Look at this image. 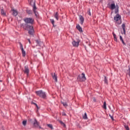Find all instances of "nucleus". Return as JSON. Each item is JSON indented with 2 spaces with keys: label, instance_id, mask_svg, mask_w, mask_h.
<instances>
[{
  "label": "nucleus",
  "instance_id": "obj_30",
  "mask_svg": "<svg viewBox=\"0 0 130 130\" xmlns=\"http://www.w3.org/2000/svg\"><path fill=\"white\" fill-rule=\"evenodd\" d=\"M113 36L114 38H116V35L115 34H114V32H113Z\"/></svg>",
  "mask_w": 130,
  "mask_h": 130
},
{
  "label": "nucleus",
  "instance_id": "obj_33",
  "mask_svg": "<svg viewBox=\"0 0 130 130\" xmlns=\"http://www.w3.org/2000/svg\"><path fill=\"white\" fill-rule=\"evenodd\" d=\"M88 15H89V16H91V12H90V10H88Z\"/></svg>",
  "mask_w": 130,
  "mask_h": 130
},
{
  "label": "nucleus",
  "instance_id": "obj_3",
  "mask_svg": "<svg viewBox=\"0 0 130 130\" xmlns=\"http://www.w3.org/2000/svg\"><path fill=\"white\" fill-rule=\"evenodd\" d=\"M109 8L110 10H115V14H117L118 13V6H115V3H113L110 5Z\"/></svg>",
  "mask_w": 130,
  "mask_h": 130
},
{
  "label": "nucleus",
  "instance_id": "obj_32",
  "mask_svg": "<svg viewBox=\"0 0 130 130\" xmlns=\"http://www.w3.org/2000/svg\"><path fill=\"white\" fill-rule=\"evenodd\" d=\"M121 41L122 43L123 44V45H126L125 43H124V41H123V40Z\"/></svg>",
  "mask_w": 130,
  "mask_h": 130
},
{
  "label": "nucleus",
  "instance_id": "obj_14",
  "mask_svg": "<svg viewBox=\"0 0 130 130\" xmlns=\"http://www.w3.org/2000/svg\"><path fill=\"white\" fill-rule=\"evenodd\" d=\"M76 28L77 29V30H78V31H79V32H83V29H82V27H81V26H80L79 24L77 25Z\"/></svg>",
  "mask_w": 130,
  "mask_h": 130
},
{
  "label": "nucleus",
  "instance_id": "obj_24",
  "mask_svg": "<svg viewBox=\"0 0 130 130\" xmlns=\"http://www.w3.org/2000/svg\"><path fill=\"white\" fill-rule=\"evenodd\" d=\"M51 23L52 24L53 26H54V20L53 19H50Z\"/></svg>",
  "mask_w": 130,
  "mask_h": 130
},
{
  "label": "nucleus",
  "instance_id": "obj_7",
  "mask_svg": "<svg viewBox=\"0 0 130 130\" xmlns=\"http://www.w3.org/2000/svg\"><path fill=\"white\" fill-rule=\"evenodd\" d=\"M53 16L55 19L57 20V21H58V20H59V14L58 13V12H55V13H54Z\"/></svg>",
  "mask_w": 130,
  "mask_h": 130
},
{
  "label": "nucleus",
  "instance_id": "obj_35",
  "mask_svg": "<svg viewBox=\"0 0 130 130\" xmlns=\"http://www.w3.org/2000/svg\"><path fill=\"white\" fill-rule=\"evenodd\" d=\"M62 115L66 116V113L64 112L62 113Z\"/></svg>",
  "mask_w": 130,
  "mask_h": 130
},
{
  "label": "nucleus",
  "instance_id": "obj_2",
  "mask_svg": "<svg viewBox=\"0 0 130 130\" xmlns=\"http://www.w3.org/2000/svg\"><path fill=\"white\" fill-rule=\"evenodd\" d=\"M28 1L29 3L30 6H32L33 12L35 14L36 17H37V18H38V16H39V14L37 11V8L36 7V5H35V0H28Z\"/></svg>",
  "mask_w": 130,
  "mask_h": 130
},
{
  "label": "nucleus",
  "instance_id": "obj_10",
  "mask_svg": "<svg viewBox=\"0 0 130 130\" xmlns=\"http://www.w3.org/2000/svg\"><path fill=\"white\" fill-rule=\"evenodd\" d=\"M120 19H121V17L119 14H117L114 18V20L116 21H119Z\"/></svg>",
  "mask_w": 130,
  "mask_h": 130
},
{
  "label": "nucleus",
  "instance_id": "obj_29",
  "mask_svg": "<svg viewBox=\"0 0 130 130\" xmlns=\"http://www.w3.org/2000/svg\"><path fill=\"white\" fill-rule=\"evenodd\" d=\"M60 123H61V124L63 125V126L64 127H66V124H65L64 123H63L62 121H61V122H60Z\"/></svg>",
  "mask_w": 130,
  "mask_h": 130
},
{
  "label": "nucleus",
  "instance_id": "obj_34",
  "mask_svg": "<svg viewBox=\"0 0 130 130\" xmlns=\"http://www.w3.org/2000/svg\"><path fill=\"white\" fill-rule=\"evenodd\" d=\"M114 41L117 42V38H114Z\"/></svg>",
  "mask_w": 130,
  "mask_h": 130
},
{
  "label": "nucleus",
  "instance_id": "obj_5",
  "mask_svg": "<svg viewBox=\"0 0 130 130\" xmlns=\"http://www.w3.org/2000/svg\"><path fill=\"white\" fill-rule=\"evenodd\" d=\"M77 80L79 82H84V81H86V76H85V74L82 73L81 75L78 76Z\"/></svg>",
  "mask_w": 130,
  "mask_h": 130
},
{
  "label": "nucleus",
  "instance_id": "obj_23",
  "mask_svg": "<svg viewBox=\"0 0 130 130\" xmlns=\"http://www.w3.org/2000/svg\"><path fill=\"white\" fill-rule=\"evenodd\" d=\"M27 13L28 15H31L32 13V10H27Z\"/></svg>",
  "mask_w": 130,
  "mask_h": 130
},
{
  "label": "nucleus",
  "instance_id": "obj_21",
  "mask_svg": "<svg viewBox=\"0 0 130 130\" xmlns=\"http://www.w3.org/2000/svg\"><path fill=\"white\" fill-rule=\"evenodd\" d=\"M103 108H104V109H107V108L106 107V102H104Z\"/></svg>",
  "mask_w": 130,
  "mask_h": 130
},
{
  "label": "nucleus",
  "instance_id": "obj_6",
  "mask_svg": "<svg viewBox=\"0 0 130 130\" xmlns=\"http://www.w3.org/2000/svg\"><path fill=\"white\" fill-rule=\"evenodd\" d=\"M72 43L74 47H78L80 45V41H73Z\"/></svg>",
  "mask_w": 130,
  "mask_h": 130
},
{
  "label": "nucleus",
  "instance_id": "obj_17",
  "mask_svg": "<svg viewBox=\"0 0 130 130\" xmlns=\"http://www.w3.org/2000/svg\"><path fill=\"white\" fill-rule=\"evenodd\" d=\"M22 53V56H25L26 55V51L24 50V49L21 50Z\"/></svg>",
  "mask_w": 130,
  "mask_h": 130
},
{
  "label": "nucleus",
  "instance_id": "obj_22",
  "mask_svg": "<svg viewBox=\"0 0 130 130\" xmlns=\"http://www.w3.org/2000/svg\"><path fill=\"white\" fill-rule=\"evenodd\" d=\"M1 14L3 16H6V13L4 11V10H1Z\"/></svg>",
  "mask_w": 130,
  "mask_h": 130
},
{
  "label": "nucleus",
  "instance_id": "obj_18",
  "mask_svg": "<svg viewBox=\"0 0 130 130\" xmlns=\"http://www.w3.org/2000/svg\"><path fill=\"white\" fill-rule=\"evenodd\" d=\"M61 104L63 105L64 107H68V104L66 102H61Z\"/></svg>",
  "mask_w": 130,
  "mask_h": 130
},
{
  "label": "nucleus",
  "instance_id": "obj_25",
  "mask_svg": "<svg viewBox=\"0 0 130 130\" xmlns=\"http://www.w3.org/2000/svg\"><path fill=\"white\" fill-rule=\"evenodd\" d=\"M19 45H20V49L23 50L24 48H23V45L21 43H19Z\"/></svg>",
  "mask_w": 130,
  "mask_h": 130
},
{
  "label": "nucleus",
  "instance_id": "obj_12",
  "mask_svg": "<svg viewBox=\"0 0 130 130\" xmlns=\"http://www.w3.org/2000/svg\"><path fill=\"white\" fill-rule=\"evenodd\" d=\"M36 43H37V45H39V46H43V42H40L39 40H36Z\"/></svg>",
  "mask_w": 130,
  "mask_h": 130
},
{
  "label": "nucleus",
  "instance_id": "obj_36",
  "mask_svg": "<svg viewBox=\"0 0 130 130\" xmlns=\"http://www.w3.org/2000/svg\"><path fill=\"white\" fill-rule=\"evenodd\" d=\"M28 41L29 42V44H31V41H30V39H28Z\"/></svg>",
  "mask_w": 130,
  "mask_h": 130
},
{
  "label": "nucleus",
  "instance_id": "obj_26",
  "mask_svg": "<svg viewBox=\"0 0 130 130\" xmlns=\"http://www.w3.org/2000/svg\"><path fill=\"white\" fill-rule=\"evenodd\" d=\"M22 124H23L24 126L26 125L27 124V121L26 120L23 121Z\"/></svg>",
  "mask_w": 130,
  "mask_h": 130
},
{
  "label": "nucleus",
  "instance_id": "obj_15",
  "mask_svg": "<svg viewBox=\"0 0 130 130\" xmlns=\"http://www.w3.org/2000/svg\"><path fill=\"white\" fill-rule=\"evenodd\" d=\"M34 126H39V123H38V122L37 121V120H36V119H35V121L34 122Z\"/></svg>",
  "mask_w": 130,
  "mask_h": 130
},
{
  "label": "nucleus",
  "instance_id": "obj_9",
  "mask_svg": "<svg viewBox=\"0 0 130 130\" xmlns=\"http://www.w3.org/2000/svg\"><path fill=\"white\" fill-rule=\"evenodd\" d=\"M24 72L25 74H27V76L29 75V68H28V66H26L24 67Z\"/></svg>",
  "mask_w": 130,
  "mask_h": 130
},
{
  "label": "nucleus",
  "instance_id": "obj_27",
  "mask_svg": "<svg viewBox=\"0 0 130 130\" xmlns=\"http://www.w3.org/2000/svg\"><path fill=\"white\" fill-rule=\"evenodd\" d=\"M48 126L49 127H50L51 129H52L53 128V127H52V125H51L50 124H48Z\"/></svg>",
  "mask_w": 130,
  "mask_h": 130
},
{
  "label": "nucleus",
  "instance_id": "obj_28",
  "mask_svg": "<svg viewBox=\"0 0 130 130\" xmlns=\"http://www.w3.org/2000/svg\"><path fill=\"white\" fill-rule=\"evenodd\" d=\"M105 83L107 84V78H106V77H105Z\"/></svg>",
  "mask_w": 130,
  "mask_h": 130
},
{
  "label": "nucleus",
  "instance_id": "obj_19",
  "mask_svg": "<svg viewBox=\"0 0 130 130\" xmlns=\"http://www.w3.org/2000/svg\"><path fill=\"white\" fill-rule=\"evenodd\" d=\"M83 119H88V117L87 116V113H84V115H83Z\"/></svg>",
  "mask_w": 130,
  "mask_h": 130
},
{
  "label": "nucleus",
  "instance_id": "obj_16",
  "mask_svg": "<svg viewBox=\"0 0 130 130\" xmlns=\"http://www.w3.org/2000/svg\"><path fill=\"white\" fill-rule=\"evenodd\" d=\"M121 26L123 29L124 34H125V24H124V23H123L122 24Z\"/></svg>",
  "mask_w": 130,
  "mask_h": 130
},
{
  "label": "nucleus",
  "instance_id": "obj_20",
  "mask_svg": "<svg viewBox=\"0 0 130 130\" xmlns=\"http://www.w3.org/2000/svg\"><path fill=\"white\" fill-rule=\"evenodd\" d=\"M124 127L125 128L126 130H129V127H128V125L126 124H124Z\"/></svg>",
  "mask_w": 130,
  "mask_h": 130
},
{
  "label": "nucleus",
  "instance_id": "obj_4",
  "mask_svg": "<svg viewBox=\"0 0 130 130\" xmlns=\"http://www.w3.org/2000/svg\"><path fill=\"white\" fill-rule=\"evenodd\" d=\"M36 93L37 95L39 96V97H41V98H43V99H46V93L45 92H44L42 90H39L36 91Z\"/></svg>",
  "mask_w": 130,
  "mask_h": 130
},
{
  "label": "nucleus",
  "instance_id": "obj_8",
  "mask_svg": "<svg viewBox=\"0 0 130 130\" xmlns=\"http://www.w3.org/2000/svg\"><path fill=\"white\" fill-rule=\"evenodd\" d=\"M79 20L80 21L81 25H83V24L84 23V21H85V19L84 18V17H83L82 15H80Z\"/></svg>",
  "mask_w": 130,
  "mask_h": 130
},
{
  "label": "nucleus",
  "instance_id": "obj_31",
  "mask_svg": "<svg viewBox=\"0 0 130 130\" xmlns=\"http://www.w3.org/2000/svg\"><path fill=\"white\" fill-rule=\"evenodd\" d=\"M120 41L123 40V39H122V37H121V36H120Z\"/></svg>",
  "mask_w": 130,
  "mask_h": 130
},
{
  "label": "nucleus",
  "instance_id": "obj_37",
  "mask_svg": "<svg viewBox=\"0 0 130 130\" xmlns=\"http://www.w3.org/2000/svg\"><path fill=\"white\" fill-rule=\"evenodd\" d=\"M2 130H5V128H4V127H2Z\"/></svg>",
  "mask_w": 130,
  "mask_h": 130
},
{
  "label": "nucleus",
  "instance_id": "obj_11",
  "mask_svg": "<svg viewBox=\"0 0 130 130\" xmlns=\"http://www.w3.org/2000/svg\"><path fill=\"white\" fill-rule=\"evenodd\" d=\"M11 11H12V15L14 16V17H16V16L18 15V11H17V10L14 9H12Z\"/></svg>",
  "mask_w": 130,
  "mask_h": 130
},
{
  "label": "nucleus",
  "instance_id": "obj_1",
  "mask_svg": "<svg viewBox=\"0 0 130 130\" xmlns=\"http://www.w3.org/2000/svg\"><path fill=\"white\" fill-rule=\"evenodd\" d=\"M24 22L26 23L25 24L23 25V29L28 31V34L30 35H33L34 33V29H33V26L32 25H29L28 24H33L34 23V19L31 18H26L24 19Z\"/></svg>",
  "mask_w": 130,
  "mask_h": 130
},
{
  "label": "nucleus",
  "instance_id": "obj_13",
  "mask_svg": "<svg viewBox=\"0 0 130 130\" xmlns=\"http://www.w3.org/2000/svg\"><path fill=\"white\" fill-rule=\"evenodd\" d=\"M52 76L53 80H55V82H57V76H56V75H55V73H52Z\"/></svg>",
  "mask_w": 130,
  "mask_h": 130
}]
</instances>
